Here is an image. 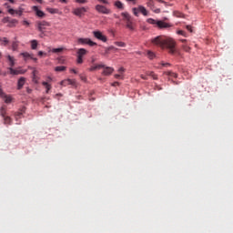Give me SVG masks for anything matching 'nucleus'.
<instances>
[{
	"mask_svg": "<svg viewBox=\"0 0 233 233\" xmlns=\"http://www.w3.org/2000/svg\"><path fill=\"white\" fill-rule=\"evenodd\" d=\"M151 43L161 48H168L170 54L176 52V41L168 36H157L151 39Z\"/></svg>",
	"mask_w": 233,
	"mask_h": 233,
	"instance_id": "obj_1",
	"label": "nucleus"
},
{
	"mask_svg": "<svg viewBox=\"0 0 233 233\" xmlns=\"http://www.w3.org/2000/svg\"><path fill=\"white\" fill-rule=\"evenodd\" d=\"M121 15L123 17V21L126 23V28H128V30H131V32H134L136 30V24H134L133 18L127 12L121 13Z\"/></svg>",
	"mask_w": 233,
	"mask_h": 233,
	"instance_id": "obj_2",
	"label": "nucleus"
},
{
	"mask_svg": "<svg viewBox=\"0 0 233 233\" xmlns=\"http://www.w3.org/2000/svg\"><path fill=\"white\" fill-rule=\"evenodd\" d=\"M36 29L40 32V37L45 35V30H46V26H50V22L47 21H37L35 23Z\"/></svg>",
	"mask_w": 233,
	"mask_h": 233,
	"instance_id": "obj_3",
	"label": "nucleus"
},
{
	"mask_svg": "<svg viewBox=\"0 0 233 233\" xmlns=\"http://www.w3.org/2000/svg\"><path fill=\"white\" fill-rule=\"evenodd\" d=\"M147 23H148L149 25H156L157 28H168L170 26L169 24L161 20H155L154 18H148L147 20Z\"/></svg>",
	"mask_w": 233,
	"mask_h": 233,
	"instance_id": "obj_4",
	"label": "nucleus"
},
{
	"mask_svg": "<svg viewBox=\"0 0 233 233\" xmlns=\"http://www.w3.org/2000/svg\"><path fill=\"white\" fill-rule=\"evenodd\" d=\"M76 63L77 65H83V57L88 54V51L85 48H80L76 52Z\"/></svg>",
	"mask_w": 233,
	"mask_h": 233,
	"instance_id": "obj_5",
	"label": "nucleus"
},
{
	"mask_svg": "<svg viewBox=\"0 0 233 233\" xmlns=\"http://www.w3.org/2000/svg\"><path fill=\"white\" fill-rule=\"evenodd\" d=\"M95 9L96 12H98V14H104L105 15L112 14V11L103 5H96Z\"/></svg>",
	"mask_w": 233,
	"mask_h": 233,
	"instance_id": "obj_6",
	"label": "nucleus"
},
{
	"mask_svg": "<svg viewBox=\"0 0 233 233\" xmlns=\"http://www.w3.org/2000/svg\"><path fill=\"white\" fill-rule=\"evenodd\" d=\"M78 45H88V46H97V43L92 41L90 38H78Z\"/></svg>",
	"mask_w": 233,
	"mask_h": 233,
	"instance_id": "obj_7",
	"label": "nucleus"
},
{
	"mask_svg": "<svg viewBox=\"0 0 233 233\" xmlns=\"http://www.w3.org/2000/svg\"><path fill=\"white\" fill-rule=\"evenodd\" d=\"M93 35H94V37H96V39H98L99 41H103V43H106V41H108L106 36L105 35H103V33H101V31H94Z\"/></svg>",
	"mask_w": 233,
	"mask_h": 233,
	"instance_id": "obj_8",
	"label": "nucleus"
},
{
	"mask_svg": "<svg viewBox=\"0 0 233 233\" xmlns=\"http://www.w3.org/2000/svg\"><path fill=\"white\" fill-rule=\"evenodd\" d=\"M8 70L11 76H23L26 74V70L25 69H14L13 67H9Z\"/></svg>",
	"mask_w": 233,
	"mask_h": 233,
	"instance_id": "obj_9",
	"label": "nucleus"
},
{
	"mask_svg": "<svg viewBox=\"0 0 233 233\" xmlns=\"http://www.w3.org/2000/svg\"><path fill=\"white\" fill-rule=\"evenodd\" d=\"M8 14H10L11 15H14L16 14V15H23V12H25V8H23L22 6L18 7V9H12V8H9L8 9Z\"/></svg>",
	"mask_w": 233,
	"mask_h": 233,
	"instance_id": "obj_10",
	"label": "nucleus"
},
{
	"mask_svg": "<svg viewBox=\"0 0 233 233\" xmlns=\"http://www.w3.org/2000/svg\"><path fill=\"white\" fill-rule=\"evenodd\" d=\"M86 12V9L85 7H78L73 10L74 15H76L77 17H81L82 15H85Z\"/></svg>",
	"mask_w": 233,
	"mask_h": 233,
	"instance_id": "obj_11",
	"label": "nucleus"
},
{
	"mask_svg": "<svg viewBox=\"0 0 233 233\" xmlns=\"http://www.w3.org/2000/svg\"><path fill=\"white\" fill-rule=\"evenodd\" d=\"M25 83H26V78L21 76L17 81V90H21L25 86Z\"/></svg>",
	"mask_w": 233,
	"mask_h": 233,
	"instance_id": "obj_12",
	"label": "nucleus"
},
{
	"mask_svg": "<svg viewBox=\"0 0 233 233\" xmlns=\"http://www.w3.org/2000/svg\"><path fill=\"white\" fill-rule=\"evenodd\" d=\"M114 72V69L113 67H110V66H105L104 67V70L102 72V75L103 76H111Z\"/></svg>",
	"mask_w": 233,
	"mask_h": 233,
	"instance_id": "obj_13",
	"label": "nucleus"
},
{
	"mask_svg": "<svg viewBox=\"0 0 233 233\" xmlns=\"http://www.w3.org/2000/svg\"><path fill=\"white\" fill-rule=\"evenodd\" d=\"M101 68H105V65L97 64L95 66H91L88 70H89V72H95V70H101Z\"/></svg>",
	"mask_w": 233,
	"mask_h": 233,
	"instance_id": "obj_14",
	"label": "nucleus"
},
{
	"mask_svg": "<svg viewBox=\"0 0 233 233\" xmlns=\"http://www.w3.org/2000/svg\"><path fill=\"white\" fill-rule=\"evenodd\" d=\"M34 12H35L37 17H45V13L41 10L36 5L33 6Z\"/></svg>",
	"mask_w": 233,
	"mask_h": 233,
	"instance_id": "obj_15",
	"label": "nucleus"
},
{
	"mask_svg": "<svg viewBox=\"0 0 233 233\" xmlns=\"http://www.w3.org/2000/svg\"><path fill=\"white\" fill-rule=\"evenodd\" d=\"M114 5L118 10H125V5L119 0L116 1Z\"/></svg>",
	"mask_w": 233,
	"mask_h": 233,
	"instance_id": "obj_16",
	"label": "nucleus"
},
{
	"mask_svg": "<svg viewBox=\"0 0 233 233\" xmlns=\"http://www.w3.org/2000/svg\"><path fill=\"white\" fill-rule=\"evenodd\" d=\"M138 12H139L142 15H148V11H147V8H145V6H143V5H139V6H138Z\"/></svg>",
	"mask_w": 233,
	"mask_h": 233,
	"instance_id": "obj_17",
	"label": "nucleus"
},
{
	"mask_svg": "<svg viewBox=\"0 0 233 233\" xmlns=\"http://www.w3.org/2000/svg\"><path fill=\"white\" fill-rule=\"evenodd\" d=\"M7 59L9 61V66L10 68H14V66H15V60H14V56H7Z\"/></svg>",
	"mask_w": 233,
	"mask_h": 233,
	"instance_id": "obj_18",
	"label": "nucleus"
},
{
	"mask_svg": "<svg viewBox=\"0 0 233 233\" xmlns=\"http://www.w3.org/2000/svg\"><path fill=\"white\" fill-rule=\"evenodd\" d=\"M21 56H23L24 59H33L34 61H37V58H34L32 57V55H30L29 53H22Z\"/></svg>",
	"mask_w": 233,
	"mask_h": 233,
	"instance_id": "obj_19",
	"label": "nucleus"
},
{
	"mask_svg": "<svg viewBox=\"0 0 233 233\" xmlns=\"http://www.w3.org/2000/svg\"><path fill=\"white\" fill-rule=\"evenodd\" d=\"M146 76H149L153 79L157 80V75H156V73H154L153 71H147Z\"/></svg>",
	"mask_w": 233,
	"mask_h": 233,
	"instance_id": "obj_20",
	"label": "nucleus"
},
{
	"mask_svg": "<svg viewBox=\"0 0 233 233\" xmlns=\"http://www.w3.org/2000/svg\"><path fill=\"white\" fill-rule=\"evenodd\" d=\"M74 80H72V79H67V80H64V81H62L61 82V85L63 86H66V85H74Z\"/></svg>",
	"mask_w": 233,
	"mask_h": 233,
	"instance_id": "obj_21",
	"label": "nucleus"
},
{
	"mask_svg": "<svg viewBox=\"0 0 233 233\" xmlns=\"http://www.w3.org/2000/svg\"><path fill=\"white\" fill-rule=\"evenodd\" d=\"M17 23H19V21H17V19H10L8 26L10 28H13V26H15V25H17Z\"/></svg>",
	"mask_w": 233,
	"mask_h": 233,
	"instance_id": "obj_22",
	"label": "nucleus"
},
{
	"mask_svg": "<svg viewBox=\"0 0 233 233\" xmlns=\"http://www.w3.org/2000/svg\"><path fill=\"white\" fill-rule=\"evenodd\" d=\"M5 125H12V118L8 116H3Z\"/></svg>",
	"mask_w": 233,
	"mask_h": 233,
	"instance_id": "obj_23",
	"label": "nucleus"
},
{
	"mask_svg": "<svg viewBox=\"0 0 233 233\" xmlns=\"http://www.w3.org/2000/svg\"><path fill=\"white\" fill-rule=\"evenodd\" d=\"M65 70H66V66H58L55 67L56 72H65Z\"/></svg>",
	"mask_w": 233,
	"mask_h": 233,
	"instance_id": "obj_24",
	"label": "nucleus"
},
{
	"mask_svg": "<svg viewBox=\"0 0 233 233\" xmlns=\"http://www.w3.org/2000/svg\"><path fill=\"white\" fill-rule=\"evenodd\" d=\"M43 86H46V94H48V91L52 89V86L48 84V82H42Z\"/></svg>",
	"mask_w": 233,
	"mask_h": 233,
	"instance_id": "obj_25",
	"label": "nucleus"
},
{
	"mask_svg": "<svg viewBox=\"0 0 233 233\" xmlns=\"http://www.w3.org/2000/svg\"><path fill=\"white\" fill-rule=\"evenodd\" d=\"M166 76H168L169 77H177V74L171 72V71H167L164 73Z\"/></svg>",
	"mask_w": 233,
	"mask_h": 233,
	"instance_id": "obj_26",
	"label": "nucleus"
},
{
	"mask_svg": "<svg viewBox=\"0 0 233 233\" xmlns=\"http://www.w3.org/2000/svg\"><path fill=\"white\" fill-rule=\"evenodd\" d=\"M0 115L2 116V117H5L6 116V107L5 106L1 107Z\"/></svg>",
	"mask_w": 233,
	"mask_h": 233,
	"instance_id": "obj_27",
	"label": "nucleus"
},
{
	"mask_svg": "<svg viewBox=\"0 0 233 233\" xmlns=\"http://www.w3.org/2000/svg\"><path fill=\"white\" fill-rule=\"evenodd\" d=\"M31 48L32 50H35L37 48V40L31 41Z\"/></svg>",
	"mask_w": 233,
	"mask_h": 233,
	"instance_id": "obj_28",
	"label": "nucleus"
},
{
	"mask_svg": "<svg viewBox=\"0 0 233 233\" xmlns=\"http://www.w3.org/2000/svg\"><path fill=\"white\" fill-rule=\"evenodd\" d=\"M47 12H49V14H59V9L47 8Z\"/></svg>",
	"mask_w": 233,
	"mask_h": 233,
	"instance_id": "obj_29",
	"label": "nucleus"
},
{
	"mask_svg": "<svg viewBox=\"0 0 233 233\" xmlns=\"http://www.w3.org/2000/svg\"><path fill=\"white\" fill-rule=\"evenodd\" d=\"M115 45L116 46H120L121 48H125V46H127V44L125 42H115Z\"/></svg>",
	"mask_w": 233,
	"mask_h": 233,
	"instance_id": "obj_30",
	"label": "nucleus"
},
{
	"mask_svg": "<svg viewBox=\"0 0 233 233\" xmlns=\"http://www.w3.org/2000/svg\"><path fill=\"white\" fill-rule=\"evenodd\" d=\"M133 14H134V15H136V17H138L139 16V7H134Z\"/></svg>",
	"mask_w": 233,
	"mask_h": 233,
	"instance_id": "obj_31",
	"label": "nucleus"
},
{
	"mask_svg": "<svg viewBox=\"0 0 233 233\" xmlns=\"http://www.w3.org/2000/svg\"><path fill=\"white\" fill-rule=\"evenodd\" d=\"M112 50L117 51V48L113 46H110L109 47L106 48V54H108V52Z\"/></svg>",
	"mask_w": 233,
	"mask_h": 233,
	"instance_id": "obj_32",
	"label": "nucleus"
},
{
	"mask_svg": "<svg viewBox=\"0 0 233 233\" xmlns=\"http://www.w3.org/2000/svg\"><path fill=\"white\" fill-rule=\"evenodd\" d=\"M147 57L148 59H153L154 57H156V55L151 51H147Z\"/></svg>",
	"mask_w": 233,
	"mask_h": 233,
	"instance_id": "obj_33",
	"label": "nucleus"
},
{
	"mask_svg": "<svg viewBox=\"0 0 233 233\" xmlns=\"http://www.w3.org/2000/svg\"><path fill=\"white\" fill-rule=\"evenodd\" d=\"M52 52L54 54H59V52H63V47H60V48H53L52 49Z\"/></svg>",
	"mask_w": 233,
	"mask_h": 233,
	"instance_id": "obj_34",
	"label": "nucleus"
},
{
	"mask_svg": "<svg viewBox=\"0 0 233 233\" xmlns=\"http://www.w3.org/2000/svg\"><path fill=\"white\" fill-rule=\"evenodd\" d=\"M147 6L152 10V8H154V0H148Z\"/></svg>",
	"mask_w": 233,
	"mask_h": 233,
	"instance_id": "obj_35",
	"label": "nucleus"
},
{
	"mask_svg": "<svg viewBox=\"0 0 233 233\" xmlns=\"http://www.w3.org/2000/svg\"><path fill=\"white\" fill-rule=\"evenodd\" d=\"M5 103H12V96H5Z\"/></svg>",
	"mask_w": 233,
	"mask_h": 233,
	"instance_id": "obj_36",
	"label": "nucleus"
},
{
	"mask_svg": "<svg viewBox=\"0 0 233 233\" xmlns=\"http://www.w3.org/2000/svg\"><path fill=\"white\" fill-rule=\"evenodd\" d=\"M177 34H178V35H183V37H187V33L183 30H178Z\"/></svg>",
	"mask_w": 233,
	"mask_h": 233,
	"instance_id": "obj_37",
	"label": "nucleus"
},
{
	"mask_svg": "<svg viewBox=\"0 0 233 233\" xmlns=\"http://www.w3.org/2000/svg\"><path fill=\"white\" fill-rule=\"evenodd\" d=\"M76 3H79L80 5H86L88 3V0H76Z\"/></svg>",
	"mask_w": 233,
	"mask_h": 233,
	"instance_id": "obj_38",
	"label": "nucleus"
},
{
	"mask_svg": "<svg viewBox=\"0 0 233 233\" xmlns=\"http://www.w3.org/2000/svg\"><path fill=\"white\" fill-rule=\"evenodd\" d=\"M2 41L5 45V46H6V45H8V43H10V41H8V38H6V37L2 38Z\"/></svg>",
	"mask_w": 233,
	"mask_h": 233,
	"instance_id": "obj_39",
	"label": "nucleus"
},
{
	"mask_svg": "<svg viewBox=\"0 0 233 233\" xmlns=\"http://www.w3.org/2000/svg\"><path fill=\"white\" fill-rule=\"evenodd\" d=\"M151 10L154 11L155 14H160L161 13V9H159V8L155 9L153 7V8H151Z\"/></svg>",
	"mask_w": 233,
	"mask_h": 233,
	"instance_id": "obj_40",
	"label": "nucleus"
},
{
	"mask_svg": "<svg viewBox=\"0 0 233 233\" xmlns=\"http://www.w3.org/2000/svg\"><path fill=\"white\" fill-rule=\"evenodd\" d=\"M12 48L13 50H17V42H13Z\"/></svg>",
	"mask_w": 233,
	"mask_h": 233,
	"instance_id": "obj_41",
	"label": "nucleus"
},
{
	"mask_svg": "<svg viewBox=\"0 0 233 233\" xmlns=\"http://www.w3.org/2000/svg\"><path fill=\"white\" fill-rule=\"evenodd\" d=\"M115 77H116V79H123V75L116 74V75H115Z\"/></svg>",
	"mask_w": 233,
	"mask_h": 233,
	"instance_id": "obj_42",
	"label": "nucleus"
},
{
	"mask_svg": "<svg viewBox=\"0 0 233 233\" xmlns=\"http://www.w3.org/2000/svg\"><path fill=\"white\" fill-rule=\"evenodd\" d=\"M99 3H102L103 5H109L110 3L108 2V0H98Z\"/></svg>",
	"mask_w": 233,
	"mask_h": 233,
	"instance_id": "obj_43",
	"label": "nucleus"
},
{
	"mask_svg": "<svg viewBox=\"0 0 233 233\" xmlns=\"http://www.w3.org/2000/svg\"><path fill=\"white\" fill-rule=\"evenodd\" d=\"M3 23H10V17H5Z\"/></svg>",
	"mask_w": 233,
	"mask_h": 233,
	"instance_id": "obj_44",
	"label": "nucleus"
},
{
	"mask_svg": "<svg viewBox=\"0 0 233 233\" xmlns=\"http://www.w3.org/2000/svg\"><path fill=\"white\" fill-rule=\"evenodd\" d=\"M161 66H165V67H168V66H170V63H164V62H162Z\"/></svg>",
	"mask_w": 233,
	"mask_h": 233,
	"instance_id": "obj_45",
	"label": "nucleus"
},
{
	"mask_svg": "<svg viewBox=\"0 0 233 233\" xmlns=\"http://www.w3.org/2000/svg\"><path fill=\"white\" fill-rule=\"evenodd\" d=\"M183 48H184L185 52H190V47L189 46H184Z\"/></svg>",
	"mask_w": 233,
	"mask_h": 233,
	"instance_id": "obj_46",
	"label": "nucleus"
},
{
	"mask_svg": "<svg viewBox=\"0 0 233 233\" xmlns=\"http://www.w3.org/2000/svg\"><path fill=\"white\" fill-rule=\"evenodd\" d=\"M123 72H125V69H124L123 67H120V68L118 69V73H119L121 76H123Z\"/></svg>",
	"mask_w": 233,
	"mask_h": 233,
	"instance_id": "obj_47",
	"label": "nucleus"
},
{
	"mask_svg": "<svg viewBox=\"0 0 233 233\" xmlns=\"http://www.w3.org/2000/svg\"><path fill=\"white\" fill-rule=\"evenodd\" d=\"M23 25H25V26H30V23L26 20L23 21Z\"/></svg>",
	"mask_w": 233,
	"mask_h": 233,
	"instance_id": "obj_48",
	"label": "nucleus"
},
{
	"mask_svg": "<svg viewBox=\"0 0 233 233\" xmlns=\"http://www.w3.org/2000/svg\"><path fill=\"white\" fill-rule=\"evenodd\" d=\"M141 79H144L145 81H147V79H148V77L147 76V75H140Z\"/></svg>",
	"mask_w": 233,
	"mask_h": 233,
	"instance_id": "obj_49",
	"label": "nucleus"
},
{
	"mask_svg": "<svg viewBox=\"0 0 233 233\" xmlns=\"http://www.w3.org/2000/svg\"><path fill=\"white\" fill-rule=\"evenodd\" d=\"M187 30H188V32H193L192 30V25H187Z\"/></svg>",
	"mask_w": 233,
	"mask_h": 233,
	"instance_id": "obj_50",
	"label": "nucleus"
},
{
	"mask_svg": "<svg viewBox=\"0 0 233 233\" xmlns=\"http://www.w3.org/2000/svg\"><path fill=\"white\" fill-rule=\"evenodd\" d=\"M127 3H132L133 5H136L137 1L136 0H126Z\"/></svg>",
	"mask_w": 233,
	"mask_h": 233,
	"instance_id": "obj_51",
	"label": "nucleus"
},
{
	"mask_svg": "<svg viewBox=\"0 0 233 233\" xmlns=\"http://www.w3.org/2000/svg\"><path fill=\"white\" fill-rule=\"evenodd\" d=\"M112 86H119V82H114V83L112 84Z\"/></svg>",
	"mask_w": 233,
	"mask_h": 233,
	"instance_id": "obj_52",
	"label": "nucleus"
},
{
	"mask_svg": "<svg viewBox=\"0 0 233 233\" xmlns=\"http://www.w3.org/2000/svg\"><path fill=\"white\" fill-rule=\"evenodd\" d=\"M16 117H21V116H23V113H21V112H18V113H16Z\"/></svg>",
	"mask_w": 233,
	"mask_h": 233,
	"instance_id": "obj_53",
	"label": "nucleus"
},
{
	"mask_svg": "<svg viewBox=\"0 0 233 233\" xmlns=\"http://www.w3.org/2000/svg\"><path fill=\"white\" fill-rule=\"evenodd\" d=\"M26 92H27V94H32V89H30V87H27Z\"/></svg>",
	"mask_w": 233,
	"mask_h": 233,
	"instance_id": "obj_54",
	"label": "nucleus"
},
{
	"mask_svg": "<svg viewBox=\"0 0 233 233\" xmlns=\"http://www.w3.org/2000/svg\"><path fill=\"white\" fill-rule=\"evenodd\" d=\"M3 88H2V86H1V83H0V96H3Z\"/></svg>",
	"mask_w": 233,
	"mask_h": 233,
	"instance_id": "obj_55",
	"label": "nucleus"
},
{
	"mask_svg": "<svg viewBox=\"0 0 233 233\" xmlns=\"http://www.w3.org/2000/svg\"><path fill=\"white\" fill-rule=\"evenodd\" d=\"M60 3H64L65 5H66L68 2L66 0H59Z\"/></svg>",
	"mask_w": 233,
	"mask_h": 233,
	"instance_id": "obj_56",
	"label": "nucleus"
},
{
	"mask_svg": "<svg viewBox=\"0 0 233 233\" xmlns=\"http://www.w3.org/2000/svg\"><path fill=\"white\" fill-rule=\"evenodd\" d=\"M158 3H164L165 5L167 4L166 1H163V0H157Z\"/></svg>",
	"mask_w": 233,
	"mask_h": 233,
	"instance_id": "obj_57",
	"label": "nucleus"
},
{
	"mask_svg": "<svg viewBox=\"0 0 233 233\" xmlns=\"http://www.w3.org/2000/svg\"><path fill=\"white\" fill-rule=\"evenodd\" d=\"M45 53L43 51L38 52V56H43Z\"/></svg>",
	"mask_w": 233,
	"mask_h": 233,
	"instance_id": "obj_58",
	"label": "nucleus"
},
{
	"mask_svg": "<svg viewBox=\"0 0 233 233\" xmlns=\"http://www.w3.org/2000/svg\"><path fill=\"white\" fill-rule=\"evenodd\" d=\"M71 72H73V74H77V71L76 69H71Z\"/></svg>",
	"mask_w": 233,
	"mask_h": 233,
	"instance_id": "obj_59",
	"label": "nucleus"
},
{
	"mask_svg": "<svg viewBox=\"0 0 233 233\" xmlns=\"http://www.w3.org/2000/svg\"><path fill=\"white\" fill-rule=\"evenodd\" d=\"M37 1V3H39L40 5H43V0H35Z\"/></svg>",
	"mask_w": 233,
	"mask_h": 233,
	"instance_id": "obj_60",
	"label": "nucleus"
},
{
	"mask_svg": "<svg viewBox=\"0 0 233 233\" xmlns=\"http://www.w3.org/2000/svg\"><path fill=\"white\" fill-rule=\"evenodd\" d=\"M181 43H187V39H181Z\"/></svg>",
	"mask_w": 233,
	"mask_h": 233,
	"instance_id": "obj_61",
	"label": "nucleus"
},
{
	"mask_svg": "<svg viewBox=\"0 0 233 233\" xmlns=\"http://www.w3.org/2000/svg\"><path fill=\"white\" fill-rule=\"evenodd\" d=\"M5 6H6V8H10V5L8 4H5Z\"/></svg>",
	"mask_w": 233,
	"mask_h": 233,
	"instance_id": "obj_62",
	"label": "nucleus"
},
{
	"mask_svg": "<svg viewBox=\"0 0 233 233\" xmlns=\"http://www.w3.org/2000/svg\"><path fill=\"white\" fill-rule=\"evenodd\" d=\"M81 79H82V81H86V78L84 77V76H81Z\"/></svg>",
	"mask_w": 233,
	"mask_h": 233,
	"instance_id": "obj_63",
	"label": "nucleus"
},
{
	"mask_svg": "<svg viewBox=\"0 0 233 233\" xmlns=\"http://www.w3.org/2000/svg\"><path fill=\"white\" fill-rule=\"evenodd\" d=\"M9 3H12L14 5L15 1L14 0H7Z\"/></svg>",
	"mask_w": 233,
	"mask_h": 233,
	"instance_id": "obj_64",
	"label": "nucleus"
}]
</instances>
